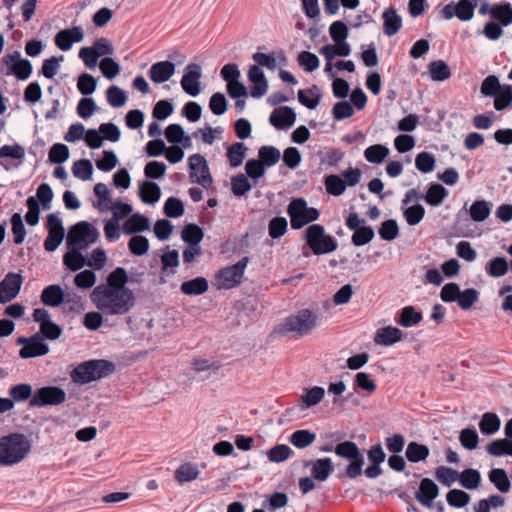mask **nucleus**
Listing matches in <instances>:
<instances>
[{
    "mask_svg": "<svg viewBox=\"0 0 512 512\" xmlns=\"http://www.w3.org/2000/svg\"><path fill=\"white\" fill-rule=\"evenodd\" d=\"M17 345H22L19 350V356L22 359L44 356L49 352V346L45 343L40 333H35L30 337H19L16 340Z\"/></svg>",
    "mask_w": 512,
    "mask_h": 512,
    "instance_id": "obj_10",
    "label": "nucleus"
},
{
    "mask_svg": "<svg viewBox=\"0 0 512 512\" xmlns=\"http://www.w3.org/2000/svg\"><path fill=\"white\" fill-rule=\"evenodd\" d=\"M325 395L324 388L320 386H314L306 390V393L301 396V401L306 408H311L319 404Z\"/></svg>",
    "mask_w": 512,
    "mask_h": 512,
    "instance_id": "obj_48",
    "label": "nucleus"
},
{
    "mask_svg": "<svg viewBox=\"0 0 512 512\" xmlns=\"http://www.w3.org/2000/svg\"><path fill=\"white\" fill-rule=\"evenodd\" d=\"M106 99L110 106L120 108L125 105L127 95L123 89L118 86H110L106 91Z\"/></svg>",
    "mask_w": 512,
    "mask_h": 512,
    "instance_id": "obj_49",
    "label": "nucleus"
},
{
    "mask_svg": "<svg viewBox=\"0 0 512 512\" xmlns=\"http://www.w3.org/2000/svg\"><path fill=\"white\" fill-rule=\"evenodd\" d=\"M383 31L387 36L395 35L402 27V18L393 7L387 8L383 14Z\"/></svg>",
    "mask_w": 512,
    "mask_h": 512,
    "instance_id": "obj_25",
    "label": "nucleus"
},
{
    "mask_svg": "<svg viewBox=\"0 0 512 512\" xmlns=\"http://www.w3.org/2000/svg\"><path fill=\"white\" fill-rule=\"evenodd\" d=\"M321 323V316L318 310L304 308L287 316L275 329L279 334L293 333L304 337L316 330Z\"/></svg>",
    "mask_w": 512,
    "mask_h": 512,
    "instance_id": "obj_2",
    "label": "nucleus"
},
{
    "mask_svg": "<svg viewBox=\"0 0 512 512\" xmlns=\"http://www.w3.org/2000/svg\"><path fill=\"white\" fill-rule=\"evenodd\" d=\"M422 319L421 312L417 311L413 306H405L399 311L395 321L402 327L408 328L419 324Z\"/></svg>",
    "mask_w": 512,
    "mask_h": 512,
    "instance_id": "obj_28",
    "label": "nucleus"
},
{
    "mask_svg": "<svg viewBox=\"0 0 512 512\" xmlns=\"http://www.w3.org/2000/svg\"><path fill=\"white\" fill-rule=\"evenodd\" d=\"M479 299V293L474 288H468L459 292L457 303L462 310L470 309Z\"/></svg>",
    "mask_w": 512,
    "mask_h": 512,
    "instance_id": "obj_59",
    "label": "nucleus"
},
{
    "mask_svg": "<svg viewBox=\"0 0 512 512\" xmlns=\"http://www.w3.org/2000/svg\"><path fill=\"white\" fill-rule=\"evenodd\" d=\"M287 220L284 217H274L269 221L268 234L272 239H278L287 232Z\"/></svg>",
    "mask_w": 512,
    "mask_h": 512,
    "instance_id": "obj_58",
    "label": "nucleus"
},
{
    "mask_svg": "<svg viewBox=\"0 0 512 512\" xmlns=\"http://www.w3.org/2000/svg\"><path fill=\"white\" fill-rule=\"evenodd\" d=\"M203 236V230L195 224H187L181 233L183 241L190 245H199Z\"/></svg>",
    "mask_w": 512,
    "mask_h": 512,
    "instance_id": "obj_47",
    "label": "nucleus"
},
{
    "mask_svg": "<svg viewBox=\"0 0 512 512\" xmlns=\"http://www.w3.org/2000/svg\"><path fill=\"white\" fill-rule=\"evenodd\" d=\"M40 299L46 306L58 307L64 302V291L59 285L52 284L42 290Z\"/></svg>",
    "mask_w": 512,
    "mask_h": 512,
    "instance_id": "obj_26",
    "label": "nucleus"
},
{
    "mask_svg": "<svg viewBox=\"0 0 512 512\" xmlns=\"http://www.w3.org/2000/svg\"><path fill=\"white\" fill-rule=\"evenodd\" d=\"M140 197L143 202L154 204L156 203L161 196V191L159 186L151 181H144L140 185Z\"/></svg>",
    "mask_w": 512,
    "mask_h": 512,
    "instance_id": "obj_37",
    "label": "nucleus"
},
{
    "mask_svg": "<svg viewBox=\"0 0 512 512\" xmlns=\"http://www.w3.org/2000/svg\"><path fill=\"white\" fill-rule=\"evenodd\" d=\"M33 394L32 386L26 383L14 385L9 389V396L13 403L31 399Z\"/></svg>",
    "mask_w": 512,
    "mask_h": 512,
    "instance_id": "obj_45",
    "label": "nucleus"
},
{
    "mask_svg": "<svg viewBox=\"0 0 512 512\" xmlns=\"http://www.w3.org/2000/svg\"><path fill=\"white\" fill-rule=\"evenodd\" d=\"M115 370V365L104 359L89 360L77 365L70 373L75 383L87 384L95 380L107 377Z\"/></svg>",
    "mask_w": 512,
    "mask_h": 512,
    "instance_id": "obj_4",
    "label": "nucleus"
},
{
    "mask_svg": "<svg viewBox=\"0 0 512 512\" xmlns=\"http://www.w3.org/2000/svg\"><path fill=\"white\" fill-rule=\"evenodd\" d=\"M481 481L480 473L475 469H465L459 474V482L462 487L473 490L476 489Z\"/></svg>",
    "mask_w": 512,
    "mask_h": 512,
    "instance_id": "obj_44",
    "label": "nucleus"
},
{
    "mask_svg": "<svg viewBox=\"0 0 512 512\" xmlns=\"http://www.w3.org/2000/svg\"><path fill=\"white\" fill-rule=\"evenodd\" d=\"M94 194L98 197V203L95 205L99 210H109L111 205L110 191L103 183L94 186Z\"/></svg>",
    "mask_w": 512,
    "mask_h": 512,
    "instance_id": "obj_55",
    "label": "nucleus"
},
{
    "mask_svg": "<svg viewBox=\"0 0 512 512\" xmlns=\"http://www.w3.org/2000/svg\"><path fill=\"white\" fill-rule=\"evenodd\" d=\"M299 102L309 109H315L321 98L319 88L314 85L309 90H299L297 93Z\"/></svg>",
    "mask_w": 512,
    "mask_h": 512,
    "instance_id": "obj_39",
    "label": "nucleus"
},
{
    "mask_svg": "<svg viewBox=\"0 0 512 512\" xmlns=\"http://www.w3.org/2000/svg\"><path fill=\"white\" fill-rule=\"evenodd\" d=\"M11 230L14 243L17 245L22 244L26 236V229L22 216L19 213H14L11 217Z\"/></svg>",
    "mask_w": 512,
    "mask_h": 512,
    "instance_id": "obj_52",
    "label": "nucleus"
},
{
    "mask_svg": "<svg viewBox=\"0 0 512 512\" xmlns=\"http://www.w3.org/2000/svg\"><path fill=\"white\" fill-rule=\"evenodd\" d=\"M149 229V219L140 213L132 214L122 225V231L125 235H134Z\"/></svg>",
    "mask_w": 512,
    "mask_h": 512,
    "instance_id": "obj_24",
    "label": "nucleus"
},
{
    "mask_svg": "<svg viewBox=\"0 0 512 512\" xmlns=\"http://www.w3.org/2000/svg\"><path fill=\"white\" fill-rule=\"evenodd\" d=\"M175 73V65L170 61H159L149 69V77L152 82L161 84L168 81Z\"/></svg>",
    "mask_w": 512,
    "mask_h": 512,
    "instance_id": "obj_19",
    "label": "nucleus"
},
{
    "mask_svg": "<svg viewBox=\"0 0 512 512\" xmlns=\"http://www.w3.org/2000/svg\"><path fill=\"white\" fill-rule=\"evenodd\" d=\"M491 18L503 27L512 24V6L510 3H499L491 7Z\"/></svg>",
    "mask_w": 512,
    "mask_h": 512,
    "instance_id": "obj_27",
    "label": "nucleus"
},
{
    "mask_svg": "<svg viewBox=\"0 0 512 512\" xmlns=\"http://www.w3.org/2000/svg\"><path fill=\"white\" fill-rule=\"evenodd\" d=\"M316 439V434L309 430H296L290 437V443L296 448L303 449L310 446Z\"/></svg>",
    "mask_w": 512,
    "mask_h": 512,
    "instance_id": "obj_43",
    "label": "nucleus"
},
{
    "mask_svg": "<svg viewBox=\"0 0 512 512\" xmlns=\"http://www.w3.org/2000/svg\"><path fill=\"white\" fill-rule=\"evenodd\" d=\"M489 480L502 493L510 491L511 483L504 469L494 468L489 472Z\"/></svg>",
    "mask_w": 512,
    "mask_h": 512,
    "instance_id": "obj_38",
    "label": "nucleus"
},
{
    "mask_svg": "<svg viewBox=\"0 0 512 512\" xmlns=\"http://www.w3.org/2000/svg\"><path fill=\"white\" fill-rule=\"evenodd\" d=\"M201 67L196 63L188 64L181 79V87L188 95L195 97L200 93Z\"/></svg>",
    "mask_w": 512,
    "mask_h": 512,
    "instance_id": "obj_14",
    "label": "nucleus"
},
{
    "mask_svg": "<svg viewBox=\"0 0 512 512\" xmlns=\"http://www.w3.org/2000/svg\"><path fill=\"white\" fill-rule=\"evenodd\" d=\"M128 282L127 271L123 267H117L107 276L104 287L115 290H131L126 286Z\"/></svg>",
    "mask_w": 512,
    "mask_h": 512,
    "instance_id": "obj_29",
    "label": "nucleus"
},
{
    "mask_svg": "<svg viewBox=\"0 0 512 512\" xmlns=\"http://www.w3.org/2000/svg\"><path fill=\"white\" fill-rule=\"evenodd\" d=\"M403 338V332L393 326L379 328L374 335V342L381 346H391Z\"/></svg>",
    "mask_w": 512,
    "mask_h": 512,
    "instance_id": "obj_23",
    "label": "nucleus"
},
{
    "mask_svg": "<svg viewBox=\"0 0 512 512\" xmlns=\"http://www.w3.org/2000/svg\"><path fill=\"white\" fill-rule=\"evenodd\" d=\"M252 184L244 174H238L231 179V190L237 197L245 195L251 190Z\"/></svg>",
    "mask_w": 512,
    "mask_h": 512,
    "instance_id": "obj_56",
    "label": "nucleus"
},
{
    "mask_svg": "<svg viewBox=\"0 0 512 512\" xmlns=\"http://www.w3.org/2000/svg\"><path fill=\"white\" fill-rule=\"evenodd\" d=\"M448 196V191L438 183H432L427 189L424 200L431 206H439Z\"/></svg>",
    "mask_w": 512,
    "mask_h": 512,
    "instance_id": "obj_33",
    "label": "nucleus"
},
{
    "mask_svg": "<svg viewBox=\"0 0 512 512\" xmlns=\"http://www.w3.org/2000/svg\"><path fill=\"white\" fill-rule=\"evenodd\" d=\"M178 266L179 253L177 250H167L161 255V271L164 275H174Z\"/></svg>",
    "mask_w": 512,
    "mask_h": 512,
    "instance_id": "obj_35",
    "label": "nucleus"
},
{
    "mask_svg": "<svg viewBox=\"0 0 512 512\" xmlns=\"http://www.w3.org/2000/svg\"><path fill=\"white\" fill-rule=\"evenodd\" d=\"M248 80L252 84L250 95L253 98H261L268 90V81L264 72L258 66H250L248 70Z\"/></svg>",
    "mask_w": 512,
    "mask_h": 512,
    "instance_id": "obj_15",
    "label": "nucleus"
},
{
    "mask_svg": "<svg viewBox=\"0 0 512 512\" xmlns=\"http://www.w3.org/2000/svg\"><path fill=\"white\" fill-rule=\"evenodd\" d=\"M512 103V87L509 85L504 86L496 95L494 99V107L497 111L504 110Z\"/></svg>",
    "mask_w": 512,
    "mask_h": 512,
    "instance_id": "obj_63",
    "label": "nucleus"
},
{
    "mask_svg": "<svg viewBox=\"0 0 512 512\" xmlns=\"http://www.w3.org/2000/svg\"><path fill=\"white\" fill-rule=\"evenodd\" d=\"M258 160H301L300 152L295 147H289L284 151L283 156L281 152L274 146H262L259 149Z\"/></svg>",
    "mask_w": 512,
    "mask_h": 512,
    "instance_id": "obj_16",
    "label": "nucleus"
},
{
    "mask_svg": "<svg viewBox=\"0 0 512 512\" xmlns=\"http://www.w3.org/2000/svg\"><path fill=\"white\" fill-rule=\"evenodd\" d=\"M446 500L450 506L462 508L470 502V496L462 490L452 489L447 493Z\"/></svg>",
    "mask_w": 512,
    "mask_h": 512,
    "instance_id": "obj_61",
    "label": "nucleus"
},
{
    "mask_svg": "<svg viewBox=\"0 0 512 512\" xmlns=\"http://www.w3.org/2000/svg\"><path fill=\"white\" fill-rule=\"evenodd\" d=\"M508 268L509 266L505 258L496 257L486 264L485 270L488 275L497 278L505 275Z\"/></svg>",
    "mask_w": 512,
    "mask_h": 512,
    "instance_id": "obj_50",
    "label": "nucleus"
},
{
    "mask_svg": "<svg viewBox=\"0 0 512 512\" xmlns=\"http://www.w3.org/2000/svg\"><path fill=\"white\" fill-rule=\"evenodd\" d=\"M486 450L494 457L512 456V440L495 439L487 445Z\"/></svg>",
    "mask_w": 512,
    "mask_h": 512,
    "instance_id": "obj_32",
    "label": "nucleus"
},
{
    "mask_svg": "<svg viewBox=\"0 0 512 512\" xmlns=\"http://www.w3.org/2000/svg\"><path fill=\"white\" fill-rule=\"evenodd\" d=\"M2 65L7 67L6 75H14L18 80H26L32 73V64L29 60L21 58L18 51L5 55Z\"/></svg>",
    "mask_w": 512,
    "mask_h": 512,
    "instance_id": "obj_11",
    "label": "nucleus"
},
{
    "mask_svg": "<svg viewBox=\"0 0 512 512\" xmlns=\"http://www.w3.org/2000/svg\"><path fill=\"white\" fill-rule=\"evenodd\" d=\"M149 240L142 235H133L129 242V251L135 256H142L149 250Z\"/></svg>",
    "mask_w": 512,
    "mask_h": 512,
    "instance_id": "obj_51",
    "label": "nucleus"
},
{
    "mask_svg": "<svg viewBox=\"0 0 512 512\" xmlns=\"http://www.w3.org/2000/svg\"><path fill=\"white\" fill-rule=\"evenodd\" d=\"M435 477L441 484L450 487L459 478V473L450 467L439 466L435 470Z\"/></svg>",
    "mask_w": 512,
    "mask_h": 512,
    "instance_id": "obj_54",
    "label": "nucleus"
},
{
    "mask_svg": "<svg viewBox=\"0 0 512 512\" xmlns=\"http://www.w3.org/2000/svg\"><path fill=\"white\" fill-rule=\"evenodd\" d=\"M23 277L19 273L9 272L0 282V303L10 302L20 292Z\"/></svg>",
    "mask_w": 512,
    "mask_h": 512,
    "instance_id": "obj_13",
    "label": "nucleus"
},
{
    "mask_svg": "<svg viewBox=\"0 0 512 512\" xmlns=\"http://www.w3.org/2000/svg\"><path fill=\"white\" fill-rule=\"evenodd\" d=\"M491 207V203L485 200H477L470 206V217L475 222H482L489 217Z\"/></svg>",
    "mask_w": 512,
    "mask_h": 512,
    "instance_id": "obj_40",
    "label": "nucleus"
},
{
    "mask_svg": "<svg viewBox=\"0 0 512 512\" xmlns=\"http://www.w3.org/2000/svg\"><path fill=\"white\" fill-rule=\"evenodd\" d=\"M99 237L98 230L86 221L72 226L67 234L66 244L69 248L86 249Z\"/></svg>",
    "mask_w": 512,
    "mask_h": 512,
    "instance_id": "obj_7",
    "label": "nucleus"
},
{
    "mask_svg": "<svg viewBox=\"0 0 512 512\" xmlns=\"http://www.w3.org/2000/svg\"><path fill=\"white\" fill-rule=\"evenodd\" d=\"M375 233L370 226H362L354 231L351 237V242L355 246H363L368 244L374 238Z\"/></svg>",
    "mask_w": 512,
    "mask_h": 512,
    "instance_id": "obj_60",
    "label": "nucleus"
},
{
    "mask_svg": "<svg viewBox=\"0 0 512 512\" xmlns=\"http://www.w3.org/2000/svg\"><path fill=\"white\" fill-rule=\"evenodd\" d=\"M287 213L290 217L291 228L295 230L316 221L320 216L319 211L316 208L308 207L303 198L293 199L288 205Z\"/></svg>",
    "mask_w": 512,
    "mask_h": 512,
    "instance_id": "obj_6",
    "label": "nucleus"
},
{
    "mask_svg": "<svg viewBox=\"0 0 512 512\" xmlns=\"http://www.w3.org/2000/svg\"><path fill=\"white\" fill-rule=\"evenodd\" d=\"M66 401V392L57 386H45L37 389L29 405L31 407L58 406Z\"/></svg>",
    "mask_w": 512,
    "mask_h": 512,
    "instance_id": "obj_9",
    "label": "nucleus"
},
{
    "mask_svg": "<svg viewBox=\"0 0 512 512\" xmlns=\"http://www.w3.org/2000/svg\"><path fill=\"white\" fill-rule=\"evenodd\" d=\"M209 288L208 281L204 277H197L181 284L180 290L183 294L197 296L204 294Z\"/></svg>",
    "mask_w": 512,
    "mask_h": 512,
    "instance_id": "obj_31",
    "label": "nucleus"
},
{
    "mask_svg": "<svg viewBox=\"0 0 512 512\" xmlns=\"http://www.w3.org/2000/svg\"><path fill=\"white\" fill-rule=\"evenodd\" d=\"M337 456L351 460L361 455L359 447L352 441H344L337 444L334 448Z\"/></svg>",
    "mask_w": 512,
    "mask_h": 512,
    "instance_id": "obj_46",
    "label": "nucleus"
},
{
    "mask_svg": "<svg viewBox=\"0 0 512 512\" xmlns=\"http://www.w3.org/2000/svg\"><path fill=\"white\" fill-rule=\"evenodd\" d=\"M46 228L48 235L43 246L47 252H53L62 243L65 235L63 223L58 214L51 213L47 216Z\"/></svg>",
    "mask_w": 512,
    "mask_h": 512,
    "instance_id": "obj_12",
    "label": "nucleus"
},
{
    "mask_svg": "<svg viewBox=\"0 0 512 512\" xmlns=\"http://www.w3.org/2000/svg\"><path fill=\"white\" fill-rule=\"evenodd\" d=\"M82 249L71 248L64 254L63 263L72 271H78L86 265V258L81 253Z\"/></svg>",
    "mask_w": 512,
    "mask_h": 512,
    "instance_id": "obj_36",
    "label": "nucleus"
},
{
    "mask_svg": "<svg viewBox=\"0 0 512 512\" xmlns=\"http://www.w3.org/2000/svg\"><path fill=\"white\" fill-rule=\"evenodd\" d=\"M477 0H460L456 6V17L461 21H469L474 16Z\"/></svg>",
    "mask_w": 512,
    "mask_h": 512,
    "instance_id": "obj_53",
    "label": "nucleus"
},
{
    "mask_svg": "<svg viewBox=\"0 0 512 512\" xmlns=\"http://www.w3.org/2000/svg\"><path fill=\"white\" fill-rule=\"evenodd\" d=\"M91 302L104 315L121 316L127 314L135 305L132 290H115L97 285L90 294Z\"/></svg>",
    "mask_w": 512,
    "mask_h": 512,
    "instance_id": "obj_1",
    "label": "nucleus"
},
{
    "mask_svg": "<svg viewBox=\"0 0 512 512\" xmlns=\"http://www.w3.org/2000/svg\"><path fill=\"white\" fill-rule=\"evenodd\" d=\"M428 456L429 448L426 445L410 442L406 448V458L410 462L417 463L425 460Z\"/></svg>",
    "mask_w": 512,
    "mask_h": 512,
    "instance_id": "obj_42",
    "label": "nucleus"
},
{
    "mask_svg": "<svg viewBox=\"0 0 512 512\" xmlns=\"http://www.w3.org/2000/svg\"><path fill=\"white\" fill-rule=\"evenodd\" d=\"M248 261V257H243L236 264L221 269L216 275L217 287L231 289L238 286L242 281Z\"/></svg>",
    "mask_w": 512,
    "mask_h": 512,
    "instance_id": "obj_8",
    "label": "nucleus"
},
{
    "mask_svg": "<svg viewBox=\"0 0 512 512\" xmlns=\"http://www.w3.org/2000/svg\"><path fill=\"white\" fill-rule=\"evenodd\" d=\"M200 470L198 465L191 462L181 464L174 473V478L180 484L194 481L198 478Z\"/></svg>",
    "mask_w": 512,
    "mask_h": 512,
    "instance_id": "obj_30",
    "label": "nucleus"
},
{
    "mask_svg": "<svg viewBox=\"0 0 512 512\" xmlns=\"http://www.w3.org/2000/svg\"><path fill=\"white\" fill-rule=\"evenodd\" d=\"M83 38L84 34L82 28L76 26L58 32L55 36V44L62 51H68L71 49L74 42H81Z\"/></svg>",
    "mask_w": 512,
    "mask_h": 512,
    "instance_id": "obj_17",
    "label": "nucleus"
},
{
    "mask_svg": "<svg viewBox=\"0 0 512 512\" xmlns=\"http://www.w3.org/2000/svg\"><path fill=\"white\" fill-rule=\"evenodd\" d=\"M305 241L314 255H323L335 251L338 247L336 239L325 233L320 224H312L305 231Z\"/></svg>",
    "mask_w": 512,
    "mask_h": 512,
    "instance_id": "obj_5",
    "label": "nucleus"
},
{
    "mask_svg": "<svg viewBox=\"0 0 512 512\" xmlns=\"http://www.w3.org/2000/svg\"><path fill=\"white\" fill-rule=\"evenodd\" d=\"M459 441L467 450H473L477 447L479 437L474 428H465L460 432Z\"/></svg>",
    "mask_w": 512,
    "mask_h": 512,
    "instance_id": "obj_64",
    "label": "nucleus"
},
{
    "mask_svg": "<svg viewBox=\"0 0 512 512\" xmlns=\"http://www.w3.org/2000/svg\"><path fill=\"white\" fill-rule=\"evenodd\" d=\"M501 421L497 414L486 412L479 422V429L484 435H493L500 429Z\"/></svg>",
    "mask_w": 512,
    "mask_h": 512,
    "instance_id": "obj_34",
    "label": "nucleus"
},
{
    "mask_svg": "<svg viewBox=\"0 0 512 512\" xmlns=\"http://www.w3.org/2000/svg\"><path fill=\"white\" fill-rule=\"evenodd\" d=\"M189 166L191 181L203 188H209L212 184V177L207 162H189Z\"/></svg>",
    "mask_w": 512,
    "mask_h": 512,
    "instance_id": "obj_22",
    "label": "nucleus"
},
{
    "mask_svg": "<svg viewBox=\"0 0 512 512\" xmlns=\"http://www.w3.org/2000/svg\"><path fill=\"white\" fill-rule=\"evenodd\" d=\"M311 466V476L313 479L324 482L334 471V465L330 458H319L306 462L305 467Z\"/></svg>",
    "mask_w": 512,
    "mask_h": 512,
    "instance_id": "obj_18",
    "label": "nucleus"
},
{
    "mask_svg": "<svg viewBox=\"0 0 512 512\" xmlns=\"http://www.w3.org/2000/svg\"><path fill=\"white\" fill-rule=\"evenodd\" d=\"M325 187L326 191L333 196H340L346 189L345 182L337 175L327 176L325 179Z\"/></svg>",
    "mask_w": 512,
    "mask_h": 512,
    "instance_id": "obj_62",
    "label": "nucleus"
},
{
    "mask_svg": "<svg viewBox=\"0 0 512 512\" xmlns=\"http://www.w3.org/2000/svg\"><path fill=\"white\" fill-rule=\"evenodd\" d=\"M164 214L170 218H179L184 214V204L176 197H169L164 204Z\"/></svg>",
    "mask_w": 512,
    "mask_h": 512,
    "instance_id": "obj_57",
    "label": "nucleus"
},
{
    "mask_svg": "<svg viewBox=\"0 0 512 512\" xmlns=\"http://www.w3.org/2000/svg\"><path fill=\"white\" fill-rule=\"evenodd\" d=\"M29 440L19 433L0 438V464L8 466L19 463L29 453Z\"/></svg>",
    "mask_w": 512,
    "mask_h": 512,
    "instance_id": "obj_3",
    "label": "nucleus"
},
{
    "mask_svg": "<svg viewBox=\"0 0 512 512\" xmlns=\"http://www.w3.org/2000/svg\"><path fill=\"white\" fill-rule=\"evenodd\" d=\"M438 486L429 478H423L420 482L415 498L425 507H431L433 500L438 496Z\"/></svg>",
    "mask_w": 512,
    "mask_h": 512,
    "instance_id": "obj_20",
    "label": "nucleus"
},
{
    "mask_svg": "<svg viewBox=\"0 0 512 512\" xmlns=\"http://www.w3.org/2000/svg\"><path fill=\"white\" fill-rule=\"evenodd\" d=\"M429 73L433 81L441 82L450 78L451 71L443 60H435L429 64Z\"/></svg>",
    "mask_w": 512,
    "mask_h": 512,
    "instance_id": "obj_41",
    "label": "nucleus"
},
{
    "mask_svg": "<svg viewBox=\"0 0 512 512\" xmlns=\"http://www.w3.org/2000/svg\"><path fill=\"white\" fill-rule=\"evenodd\" d=\"M296 120L294 111L287 107H280L275 109L269 117L270 123L277 129H288Z\"/></svg>",
    "mask_w": 512,
    "mask_h": 512,
    "instance_id": "obj_21",
    "label": "nucleus"
}]
</instances>
